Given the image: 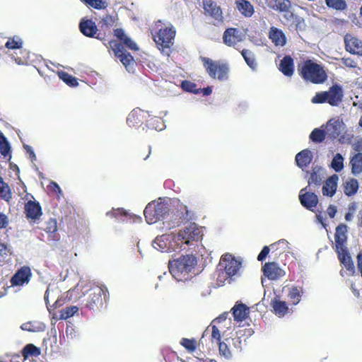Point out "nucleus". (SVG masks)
Returning a JSON list of instances; mask_svg holds the SVG:
<instances>
[{"label":"nucleus","mask_w":362,"mask_h":362,"mask_svg":"<svg viewBox=\"0 0 362 362\" xmlns=\"http://www.w3.org/2000/svg\"><path fill=\"white\" fill-rule=\"evenodd\" d=\"M197 263L193 255H182L176 259L169 261L168 268L171 274L178 281L187 279Z\"/></svg>","instance_id":"f257e3e1"},{"label":"nucleus","mask_w":362,"mask_h":362,"mask_svg":"<svg viewBox=\"0 0 362 362\" xmlns=\"http://www.w3.org/2000/svg\"><path fill=\"white\" fill-rule=\"evenodd\" d=\"M298 71L303 79L314 84L323 83L327 79L323 66L310 59L305 60L301 66L298 65Z\"/></svg>","instance_id":"f03ea898"},{"label":"nucleus","mask_w":362,"mask_h":362,"mask_svg":"<svg viewBox=\"0 0 362 362\" xmlns=\"http://www.w3.org/2000/svg\"><path fill=\"white\" fill-rule=\"evenodd\" d=\"M176 31L173 27H164L153 35L158 48L161 52L167 56L171 53V47L173 45V40Z\"/></svg>","instance_id":"7ed1b4c3"},{"label":"nucleus","mask_w":362,"mask_h":362,"mask_svg":"<svg viewBox=\"0 0 362 362\" xmlns=\"http://www.w3.org/2000/svg\"><path fill=\"white\" fill-rule=\"evenodd\" d=\"M343 90L340 85H332L327 91L317 93L313 98V103H327L332 106H337L342 100Z\"/></svg>","instance_id":"20e7f679"},{"label":"nucleus","mask_w":362,"mask_h":362,"mask_svg":"<svg viewBox=\"0 0 362 362\" xmlns=\"http://www.w3.org/2000/svg\"><path fill=\"white\" fill-rule=\"evenodd\" d=\"M109 298V293L106 288L95 287L89 291L86 300V307L93 311H98L105 308Z\"/></svg>","instance_id":"39448f33"},{"label":"nucleus","mask_w":362,"mask_h":362,"mask_svg":"<svg viewBox=\"0 0 362 362\" xmlns=\"http://www.w3.org/2000/svg\"><path fill=\"white\" fill-rule=\"evenodd\" d=\"M168 211V205L163 202H151L146 206L144 214L146 222L152 224L163 218Z\"/></svg>","instance_id":"423d86ee"},{"label":"nucleus","mask_w":362,"mask_h":362,"mask_svg":"<svg viewBox=\"0 0 362 362\" xmlns=\"http://www.w3.org/2000/svg\"><path fill=\"white\" fill-rule=\"evenodd\" d=\"M202 236L203 233L201 228L196 223H192L187 227L179 231L175 237V240L177 242L189 245L192 242L201 240Z\"/></svg>","instance_id":"0eeeda50"},{"label":"nucleus","mask_w":362,"mask_h":362,"mask_svg":"<svg viewBox=\"0 0 362 362\" xmlns=\"http://www.w3.org/2000/svg\"><path fill=\"white\" fill-rule=\"evenodd\" d=\"M79 30L83 35L97 38L103 41L105 45L107 46L109 40L106 39V33L100 32L95 23L91 19L82 18L79 23Z\"/></svg>","instance_id":"6e6552de"},{"label":"nucleus","mask_w":362,"mask_h":362,"mask_svg":"<svg viewBox=\"0 0 362 362\" xmlns=\"http://www.w3.org/2000/svg\"><path fill=\"white\" fill-rule=\"evenodd\" d=\"M201 60L206 72L213 78L222 79L226 73V65L211 59L201 57Z\"/></svg>","instance_id":"1a4fd4ad"},{"label":"nucleus","mask_w":362,"mask_h":362,"mask_svg":"<svg viewBox=\"0 0 362 362\" xmlns=\"http://www.w3.org/2000/svg\"><path fill=\"white\" fill-rule=\"evenodd\" d=\"M107 47L111 49L115 55L118 57L122 64L128 69L134 64V60L132 54L124 49L123 46L118 41L111 40L107 42Z\"/></svg>","instance_id":"9d476101"},{"label":"nucleus","mask_w":362,"mask_h":362,"mask_svg":"<svg viewBox=\"0 0 362 362\" xmlns=\"http://www.w3.org/2000/svg\"><path fill=\"white\" fill-rule=\"evenodd\" d=\"M336 253L340 264L346 269H341L340 270V275L342 277L355 275L356 269L349 249L337 251Z\"/></svg>","instance_id":"9b49d317"},{"label":"nucleus","mask_w":362,"mask_h":362,"mask_svg":"<svg viewBox=\"0 0 362 362\" xmlns=\"http://www.w3.org/2000/svg\"><path fill=\"white\" fill-rule=\"evenodd\" d=\"M348 226L344 223L339 224L335 229L334 233V251L348 250L347 236Z\"/></svg>","instance_id":"f8f14e48"},{"label":"nucleus","mask_w":362,"mask_h":362,"mask_svg":"<svg viewBox=\"0 0 362 362\" xmlns=\"http://www.w3.org/2000/svg\"><path fill=\"white\" fill-rule=\"evenodd\" d=\"M32 277V272L29 267L23 266L18 269L11 277L10 282L13 286H21L27 284Z\"/></svg>","instance_id":"ddd939ff"},{"label":"nucleus","mask_w":362,"mask_h":362,"mask_svg":"<svg viewBox=\"0 0 362 362\" xmlns=\"http://www.w3.org/2000/svg\"><path fill=\"white\" fill-rule=\"evenodd\" d=\"M262 271L268 279L272 281L277 280L286 275L285 271L275 262L265 263L262 267Z\"/></svg>","instance_id":"4468645a"},{"label":"nucleus","mask_w":362,"mask_h":362,"mask_svg":"<svg viewBox=\"0 0 362 362\" xmlns=\"http://www.w3.org/2000/svg\"><path fill=\"white\" fill-rule=\"evenodd\" d=\"M307 187L302 189L299 194V200L303 206L314 211L318 204V197L314 192H306Z\"/></svg>","instance_id":"2eb2a0df"},{"label":"nucleus","mask_w":362,"mask_h":362,"mask_svg":"<svg viewBox=\"0 0 362 362\" xmlns=\"http://www.w3.org/2000/svg\"><path fill=\"white\" fill-rule=\"evenodd\" d=\"M345 49L353 54L362 55V41L358 38L346 34L344 36Z\"/></svg>","instance_id":"dca6fc26"},{"label":"nucleus","mask_w":362,"mask_h":362,"mask_svg":"<svg viewBox=\"0 0 362 362\" xmlns=\"http://www.w3.org/2000/svg\"><path fill=\"white\" fill-rule=\"evenodd\" d=\"M233 319L237 322H242L245 320L250 315V308L240 301H237L231 308Z\"/></svg>","instance_id":"f3484780"},{"label":"nucleus","mask_w":362,"mask_h":362,"mask_svg":"<svg viewBox=\"0 0 362 362\" xmlns=\"http://www.w3.org/2000/svg\"><path fill=\"white\" fill-rule=\"evenodd\" d=\"M25 214L28 219L36 221L40 219L42 214V208L39 202L28 201L25 204Z\"/></svg>","instance_id":"a211bd4d"},{"label":"nucleus","mask_w":362,"mask_h":362,"mask_svg":"<svg viewBox=\"0 0 362 362\" xmlns=\"http://www.w3.org/2000/svg\"><path fill=\"white\" fill-rule=\"evenodd\" d=\"M242 268V259L235 257L228 253V277L232 279L234 276H240V270Z\"/></svg>","instance_id":"6ab92c4d"},{"label":"nucleus","mask_w":362,"mask_h":362,"mask_svg":"<svg viewBox=\"0 0 362 362\" xmlns=\"http://www.w3.org/2000/svg\"><path fill=\"white\" fill-rule=\"evenodd\" d=\"M114 36L119 40V43H120L123 47L124 46L133 51H136L139 49L136 44L124 33L123 29H115Z\"/></svg>","instance_id":"aec40b11"},{"label":"nucleus","mask_w":362,"mask_h":362,"mask_svg":"<svg viewBox=\"0 0 362 362\" xmlns=\"http://www.w3.org/2000/svg\"><path fill=\"white\" fill-rule=\"evenodd\" d=\"M235 9L245 18H250L255 13V8L247 0H235Z\"/></svg>","instance_id":"412c9836"},{"label":"nucleus","mask_w":362,"mask_h":362,"mask_svg":"<svg viewBox=\"0 0 362 362\" xmlns=\"http://www.w3.org/2000/svg\"><path fill=\"white\" fill-rule=\"evenodd\" d=\"M145 112L141 109H134L127 118V123L130 127H136L144 123Z\"/></svg>","instance_id":"4be33fe9"},{"label":"nucleus","mask_w":362,"mask_h":362,"mask_svg":"<svg viewBox=\"0 0 362 362\" xmlns=\"http://www.w3.org/2000/svg\"><path fill=\"white\" fill-rule=\"evenodd\" d=\"M339 177L337 175H333L329 177L325 182L322 187V194L324 196L333 197L337 189V182Z\"/></svg>","instance_id":"5701e85b"},{"label":"nucleus","mask_w":362,"mask_h":362,"mask_svg":"<svg viewBox=\"0 0 362 362\" xmlns=\"http://www.w3.org/2000/svg\"><path fill=\"white\" fill-rule=\"evenodd\" d=\"M216 282L218 286H222L226 281V254L221 257L220 262L215 272Z\"/></svg>","instance_id":"b1692460"},{"label":"nucleus","mask_w":362,"mask_h":362,"mask_svg":"<svg viewBox=\"0 0 362 362\" xmlns=\"http://www.w3.org/2000/svg\"><path fill=\"white\" fill-rule=\"evenodd\" d=\"M44 230L47 234L48 241H58L60 238L57 233V222L56 218H51L45 223Z\"/></svg>","instance_id":"393cba45"},{"label":"nucleus","mask_w":362,"mask_h":362,"mask_svg":"<svg viewBox=\"0 0 362 362\" xmlns=\"http://www.w3.org/2000/svg\"><path fill=\"white\" fill-rule=\"evenodd\" d=\"M269 37L276 46L283 47L286 45V38L280 29L272 27L269 33Z\"/></svg>","instance_id":"a878e982"},{"label":"nucleus","mask_w":362,"mask_h":362,"mask_svg":"<svg viewBox=\"0 0 362 362\" xmlns=\"http://www.w3.org/2000/svg\"><path fill=\"white\" fill-rule=\"evenodd\" d=\"M313 160V155L309 149H304L298 153L296 156V162L297 165L300 168H306Z\"/></svg>","instance_id":"bb28decb"},{"label":"nucleus","mask_w":362,"mask_h":362,"mask_svg":"<svg viewBox=\"0 0 362 362\" xmlns=\"http://www.w3.org/2000/svg\"><path fill=\"white\" fill-rule=\"evenodd\" d=\"M341 124L338 120L330 119L326 125L327 135L332 139H337L341 134Z\"/></svg>","instance_id":"cd10ccee"},{"label":"nucleus","mask_w":362,"mask_h":362,"mask_svg":"<svg viewBox=\"0 0 362 362\" xmlns=\"http://www.w3.org/2000/svg\"><path fill=\"white\" fill-rule=\"evenodd\" d=\"M115 20L110 15H106L104 16L99 23L100 31L106 33V39L110 40L109 38L111 36V28L115 25Z\"/></svg>","instance_id":"c85d7f7f"},{"label":"nucleus","mask_w":362,"mask_h":362,"mask_svg":"<svg viewBox=\"0 0 362 362\" xmlns=\"http://www.w3.org/2000/svg\"><path fill=\"white\" fill-rule=\"evenodd\" d=\"M279 70L286 76L291 77L293 74V59L290 56H285L279 64Z\"/></svg>","instance_id":"c756f323"},{"label":"nucleus","mask_w":362,"mask_h":362,"mask_svg":"<svg viewBox=\"0 0 362 362\" xmlns=\"http://www.w3.org/2000/svg\"><path fill=\"white\" fill-rule=\"evenodd\" d=\"M274 313L279 317H284L288 313L286 302L274 298L271 303Z\"/></svg>","instance_id":"7c9ffc66"},{"label":"nucleus","mask_w":362,"mask_h":362,"mask_svg":"<svg viewBox=\"0 0 362 362\" xmlns=\"http://www.w3.org/2000/svg\"><path fill=\"white\" fill-rule=\"evenodd\" d=\"M321 168L317 166L313 168L311 172L307 171L305 177L308 178L309 186H319L322 181V177L320 175Z\"/></svg>","instance_id":"2f4dec72"},{"label":"nucleus","mask_w":362,"mask_h":362,"mask_svg":"<svg viewBox=\"0 0 362 362\" xmlns=\"http://www.w3.org/2000/svg\"><path fill=\"white\" fill-rule=\"evenodd\" d=\"M358 182L355 178H349L343 183L344 194L348 197L355 195L358 190Z\"/></svg>","instance_id":"473e14b6"},{"label":"nucleus","mask_w":362,"mask_h":362,"mask_svg":"<svg viewBox=\"0 0 362 362\" xmlns=\"http://www.w3.org/2000/svg\"><path fill=\"white\" fill-rule=\"evenodd\" d=\"M267 6L273 10L284 12L290 7L288 0H264Z\"/></svg>","instance_id":"72a5a7b5"},{"label":"nucleus","mask_w":362,"mask_h":362,"mask_svg":"<svg viewBox=\"0 0 362 362\" xmlns=\"http://www.w3.org/2000/svg\"><path fill=\"white\" fill-rule=\"evenodd\" d=\"M244 38V35L237 28H228V45L235 46L241 42Z\"/></svg>","instance_id":"f704fd0d"},{"label":"nucleus","mask_w":362,"mask_h":362,"mask_svg":"<svg viewBox=\"0 0 362 362\" xmlns=\"http://www.w3.org/2000/svg\"><path fill=\"white\" fill-rule=\"evenodd\" d=\"M351 173L354 175L362 173V153H357L350 159Z\"/></svg>","instance_id":"c9c22d12"},{"label":"nucleus","mask_w":362,"mask_h":362,"mask_svg":"<svg viewBox=\"0 0 362 362\" xmlns=\"http://www.w3.org/2000/svg\"><path fill=\"white\" fill-rule=\"evenodd\" d=\"M211 341L216 342L218 345L219 351L221 354H226V344L221 341V333L218 329L211 325Z\"/></svg>","instance_id":"e433bc0d"},{"label":"nucleus","mask_w":362,"mask_h":362,"mask_svg":"<svg viewBox=\"0 0 362 362\" xmlns=\"http://www.w3.org/2000/svg\"><path fill=\"white\" fill-rule=\"evenodd\" d=\"M12 198V192L9 185L4 181V179L0 176V200H4L9 202Z\"/></svg>","instance_id":"4c0bfd02"},{"label":"nucleus","mask_w":362,"mask_h":362,"mask_svg":"<svg viewBox=\"0 0 362 362\" xmlns=\"http://www.w3.org/2000/svg\"><path fill=\"white\" fill-rule=\"evenodd\" d=\"M22 356L25 358H28L30 356H38L40 355V350L39 348L35 346L33 344H28L26 346H24L22 351Z\"/></svg>","instance_id":"58836bf2"},{"label":"nucleus","mask_w":362,"mask_h":362,"mask_svg":"<svg viewBox=\"0 0 362 362\" xmlns=\"http://www.w3.org/2000/svg\"><path fill=\"white\" fill-rule=\"evenodd\" d=\"M303 293V288H298L297 286H293L290 288L288 296L292 303L296 305H297L301 299Z\"/></svg>","instance_id":"ea45409f"},{"label":"nucleus","mask_w":362,"mask_h":362,"mask_svg":"<svg viewBox=\"0 0 362 362\" xmlns=\"http://www.w3.org/2000/svg\"><path fill=\"white\" fill-rule=\"evenodd\" d=\"M327 136L326 131L322 129L315 128L310 134V139L314 143L322 142Z\"/></svg>","instance_id":"a19ab883"},{"label":"nucleus","mask_w":362,"mask_h":362,"mask_svg":"<svg viewBox=\"0 0 362 362\" xmlns=\"http://www.w3.org/2000/svg\"><path fill=\"white\" fill-rule=\"evenodd\" d=\"M241 54L244 58L247 64L252 69L255 70L257 68V63L255 62V59L253 53L247 49H243L241 51Z\"/></svg>","instance_id":"79ce46f5"},{"label":"nucleus","mask_w":362,"mask_h":362,"mask_svg":"<svg viewBox=\"0 0 362 362\" xmlns=\"http://www.w3.org/2000/svg\"><path fill=\"white\" fill-rule=\"evenodd\" d=\"M325 3L329 8L337 11H344L347 8L345 0H325Z\"/></svg>","instance_id":"37998d69"},{"label":"nucleus","mask_w":362,"mask_h":362,"mask_svg":"<svg viewBox=\"0 0 362 362\" xmlns=\"http://www.w3.org/2000/svg\"><path fill=\"white\" fill-rule=\"evenodd\" d=\"M180 344L183 347H185V349L187 351H189L190 353L194 352L196 350L197 346V341L194 338H192V339L182 338Z\"/></svg>","instance_id":"c03bdc74"},{"label":"nucleus","mask_w":362,"mask_h":362,"mask_svg":"<svg viewBox=\"0 0 362 362\" xmlns=\"http://www.w3.org/2000/svg\"><path fill=\"white\" fill-rule=\"evenodd\" d=\"M58 75L59 78L69 86L75 87L78 84L77 79L67 72L60 71L58 73Z\"/></svg>","instance_id":"a18cd8bd"},{"label":"nucleus","mask_w":362,"mask_h":362,"mask_svg":"<svg viewBox=\"0 0 362 362\" xmlns=\"http://www.w3.org/2000/svg\"><path fill=\"white\" fill-rule=\"evenodd\" d=\"M4 45L8 49H20L22 47L23 41L20 37L13 36V37H9Z\"/></svg>","instance_id":"49530a36"},{"label":"nucleus","mask_w":362,"mask_h":362,"mask_svg":"<svg viewBox=\"0 0 362 362\" xmlns=\"http://www.w3.org/2000/svg\"><path fill=\"white\" fill-rule=\"evenodd\" d=\"M204 8L206 12L209 13L211 16L216 18H218L221 14V10L220 8L217 7L216 4L211 1L204 4Z\"/></svg>","instance_id":"de8ad7c7"},{"label":"nucleus","mask_w":362,"mask_h":362,"mask_svg":"<svg viewBox=\"0 0 362 362\" xmlns=\"http://www.w3.org/2000/svg\"><path fill=\"white\" fill-rule=\"evenodd\" d=\"M331 167L336 171L340 172L344 168V158L340 153H337L331 163Z\"/></svg>","instance_id":"09e8293b"},{"label":"nucleus","mask_w":362,"mask_h":362,"mask_svg":"<svg viewBox=\"0 0 362 362\" xmlns=\"http://www.w3.org/2000/svg\"><path fill=\"white\" fill-rule=\"evenodd\" d=\"M78 310V308L77 306L71 305L66 307L60 311V319L66 320L72 317Z\"/></svg>","instance_id":"8fccbe9b"},{"label":"nucleus","mask_w":362,"mask_h":362,"mask_svg":"<svg viewBox=\"0 0 362 362\" xmlns=\"http://www.w3.org/2000/svg\"><path fill=\"white\" fill-rule=\"evenodd\" d=\"M10 150L11 146L6 136L2 133H0V153L3 156H6L9 153Z\"/></svg>","instance_id":"3c124183"},{"label":"nucleus","mask_w":362,"mask_h":362,"mask_svg":"<svg viewBox=\"0 0 362 362\" xmlns=\"http://www.w3.org/2000/svg\"><path fill=\"white\" fill-rule=\"evenodd\" d=\"M291 17L293 19L292 26L295 28L296 30H303L305 28V20L297 15L291 13Z\"/></svg>","instance_id":"603ef678"},{"label":"nucleus","mask_w":362,"mask_h":362,"mask_svg":"<svg viewBox=\"0 0 362 362\" xmlns=\"http://www.w3.org/2000/svg\"><path fill=\"white\" fill-rule=\"evenodd\" d=\"M182 88L189 93L198 94L199 93V89L197 87L196 83L191 82L189 81H183L181 83Z\"/></svg>","instance_id":"864d4df0"},{"label":"nucleus","mask_w":362,"mask_h":362,"mask_svg":"<svg viewBox=\"0 0 362 362\" xmlns=\"http://www.w3.org/2000/svg\"><path fill=\"white\" fill-rule=\"evenodd\" d=\"M21 327L23 330L35 332H38V331L42 330L44 328V325L40 324L37 326V325H35V322H28L23 323Z\"/></svg>","instance_id":"5fc2aeb1"},{"label":"nucleus","mask_w":362,"mask_h":362,"mask_svg":"<svg viewBox=\"0 0 362 362\" xmlns=\"http://www.w3.org/2000/svg\"><path fill=\"white\" fill-rule=\"evenodd\" d=\"M86 4L95 9H102L107 7L106 2L103 0H83Z\"/></svg>","instance_id":"6e6d98bb"},{"label":"nucleus","mask_w":362,"mask_h":362,"mask_svg":"<svg viewBox=\"0 0 362 362\" xmlns=\"http://www.w3.org/2000/svg\"><path fill=\"white\" fill-rule=\"evenodd\" d=\"M165 239L166 238L164 235L156 237L153 243V247L162 252L164 251L167 247Z\"/></svg>","instance_id":"4d7b16f0"},{"label":"nucleus","mask_w":362,"mask_h":362,"mask_svg":"<svg viewBox=\"0 0 362 362\" xmlns=\"http://www.w3.org/2000/svg\"><path fill=\"white\" fill-rule=\"evenodd\" d=\"M355 210H356V204L355 203H352L351 204H350L349 206V211L345 214V216H344L345 220L346 221H350L352 220Z\"/></svg>","instance_id":"13d9d810"},{"label":"nucleus","mask_w":362,"mask_h":362,"mask_svg":"<svg viewBox=\"0 0 362 362\" xmlns=\"http://www.w3.org/2000/svg\"><path fill=\"white\" fill-rule=\"evenodd\" d=\"M47 188L50 192H54L55 194H60L62 192L61 188L59 186V185L54 181H51L49 182V184L47 185Z\"/></svg>","instance_id":"bf43d9fd"},{"label":"nucleus","mask_w":362,"mask_h":362,"mask_svg":"<svg viewBox=\"0 0 362 362\" xmlns=\"http://www.w3.org/2000/svg\"><path fill=\"white\" fill-rule=\"evenodd\" d=\"M280 245L282 247L284 251H285L286 250L288 249V243L287 240H286L284 239L280 240L278 242L271 245V247H272V249L276 247V249L277 250L278 249V246H280Z\"/></svg>","instance_id":"052dcab7"},{"label":"nucleus","mask_w":362,"mask_h":362,"mask_svg":"<svg viewBox=\"0 0 362 362\" xmlns=\"http://www.w3.org/2000/svg\"><path fill=\"white\" fill-rule=\"evenodd\" d=\"M270 249L268 246H264L262 251L259 252V254L257 256V260L259 262H263L268 254L269 253Z\"/></svg>","instance_id":"680f3d73"},{"label":"nucleus","mask_w":362,"mask_h":362,"mask_svg":"<svg viewBox=\"0 0 362 362\" xmlns=\"http://www.w3.org/2000/svg\"><path fill=\"white\" fill-rule=\"evenodd\" d=\"M9 221L7 216L0 213V229L6 228L8 225Z\"/></svg>","instance_id":"e2e57ef3"},{"label":"nucleus","mask_w":362,"mask_h":362,"mask_svg":"<svg viewBox=\"0 0 362 362\" xmlns=\"http://www.w3.org/2000/svg\"><path fill=\"white\" fill-rule=\"evenodd\" d=\"M108 214H111L115 217H117L119 216L127 217L129 216L128 213L123 209H117L116 210H113L112 212L107 213V215Z\"/></svg>","instance_id":"0e129e2a"},{"label":"nucleus","mask_w":362,"mask_h":362,"mask_svg":"<svg viewBox=\"0 0 362 362\" xmlns=\"http://www.w3.org/2000/svg\"><path fill=\"white\" fill-rule=\"evenodd\" d=\"M337 211V206H335L334 205L330 204L327 207V212L331 218H333L335 216Z\"/></svg>","instance_id":"69168bd1"},{"label":"nucleus","mask_w":362,"mask_h":362,"mask_svg":"<svg viewBox=\"0 0 362 362\" xmlns=\"http://www.w3.org/2000/svg\"><path fill=\"white\" fill-rule=\"evenodd\" d=\"M184 209L185 210V214H183V218L186 221H190L192 220L194 217V214L189 211L186 206H183Z\"/></svg>","instance_id":"338daca9"},{"label":"nucleus","mask_w":362,"mask_h":362,"mask_svg":"<svg viewBox=\"0 0 362 362\" xmlns=\"http://www.w3.org/2000/svg\"><path fill=\"white\" fill-rule=\"evenodd\" d=\"M8 248L7 245L4 243H0V257L7 255Z\"/></svg>","instance_id":"774afa93"}]
</instances>
